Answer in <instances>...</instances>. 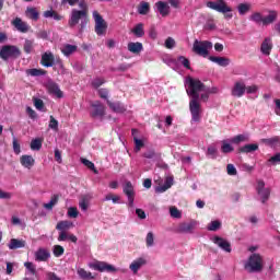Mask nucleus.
I'll use <instances>...</instances> for the list:
<instances>
[{
	"label": "nucleus",
	"instance_id": "obj_1",
	"mask_svg": "<svg viewBox=\"0 0 280 280\" xmlns=\"http://www.w3.org/2000/svg\"><path fill=\"white\" fill-rule=\"evenodd\" d=\"M188 90L187 94L191 97L189 102V110L191 115V119L194 121H200V93H209V88L202 83V81L194 78H188L187 80Z\"/></svg>",
	"mask_w": 280,
	"mask_h": 280
},
{
	"label": "nucleus",
	"instance_id": "obj_2",
	"mask_svg": "<svg viewBox=\"0 0 280 280\" xmlns=\"http://www.w3.org/2000/svg\"><path fill=\"white\" fill-rule=\"evenodd\" d=\"M78 23H80V32H83L86 25H89V13H86V11H80L78 9L72 10L68 25L69 27H75Z\"/></svg>",
	"mask_w": 280,
	"mask_h": 280
},
{
	"label": "nucleus",
	"instance_id": "obj_3",
	"mask_svg": "<svg viewBox=\"0 0 280 280\" xmlns=\"http://www.w3.org/2000/svg\"><path fill=\"white\" fill-rule=\"evenodd\" d=\"M245 270L247 272H261L264 270V257L257 253L252 254L245 264Z\"/></svg>",
	"mask_w": 280,
	"mask_h": 280
},
{
	"label": "nucleus",
	"instance_id": "obj_4",
	"mask_svg": "<svg viewBox=\"0 0 280 280\" xmlns=\"http://www.w3.org/2000/svg\"><path fill=\"white\" fill-rule=\"evenodd\" d=\"M207 8H210V10H215V12H220L221 14H224V19H233V9L231 7L226 5V1L224 0H217L208 1Z\"/></svg>",
	"mask_w": 280,
	"mask_h": 280
},
{
	"label": "nucleus",
	"instance_id": "obj_5",
	"mask_svg": "<svg viewBox=\"0 0 280 280\" xmlns=\"http://www.w3.org/2000/svg\"><path fill=\"white\" fill-rule=\"evenodd\" d=\"M211 49H213V43L209 40L195 39L192 44L194 54H197V56H201L202 58H207Z\"/></svg>",
	"mask_w": 280,
	"mask_h": 280
},
{
	"label": "nucleus",
	"instance_id": "obj_6",
	"mask_svg": "<svg viewBox=\"0 0 280 280\" xmlns=\"http://www.w3.org/2000/svg\"><path fill=\"white\" fill-rule=\"evenodd\" d=\"M92 16L95 23V34H97V36H104V34H106V30H108V24L106 23V20H104L102 14H100V12L97 11H93Z\"/></svg>",
	"mask_w": 280,
	"mask_h": 280
},
{
	"label": "nucleus",
	"instance_id": "obj_7",
	"mask_svg": "<svg viewBox=\"0 0 280 280\" xmlns=\"http://www.w3.org/2000/svg\"><path fill=\"white\" fill-rule=\"evenodd\" d=\"M90 106L92 108L90 112V117H92V119H104V117H106V106H104L102 102L94 101Z\"/></svg>",
	"mask_w": 280,
	"mask_h": 280
},
{
	"label": "nucleus",
	"instance_id": "obj_8",
	"mask_svg": "<svg viewBox=\"0 0 280 280\" xmlns=\"http://www.w3.org/2000/svg\"><path fill=\"white\" fill-rule=\"evenodd\" d=\"M21 56V50L16 46L5 45L2 46L0 50V58L2 60H8L9 58H19Z\"/></svg>",
	"mask_w": 280,
	"mask_h": 280
},
{
	"label": "nucleus",
	"instance_id": "obj_9",
	"mask_svg": "<svg viewBox=\"0 0 280 280\" xmlns=\"http://www.w3.org/2000/svg\"><path fill=\"white\" fill-rule=\"evenodd\" d=\"M256 191L260 197L262 205H266L270 199V188H266V183L264 180H258Z\"/></svg>",
	"mask_w": 280,
	"mask_h": 280
},
{
	"label": "nucleus",
	"instance_id": "obj_10",
	"mask_svg": "<svg viewBox=\"0 0 280 280\" xmlns=\"http://www.w3.org/2000/svg\"><path fill=\"white\" fill-rule=\"evenodd\" d=\"M89 268L92 270H97L98 272H115L117 269H115V266L108 265L107 262L104 261H95V262H90Z\"/></svg>",
	"mask_w": 280,
	"mask_h": 280
},
{
	"label": "nucleus",
	"instance_id": "obj_11",
	"mask_svg": "<svg viewBox=\"0 0 280 280\" xmlns=\"http://www.w3.org/2000/svg\"><path fill=\"white\" fill-rule=\"evenodd\" d=\"M122 192L128 198V206L130 208L135 207V186H132L131 182H126L122 187Z\"/></svg>",
	"mask_w": 280,
	"mask_h": 280
},
{
	"label": "nucleus",
	"instance_id": "obj_12",
	"mask_svg": "<svg viewBox=\"0 0 280 280\" xmlns=\"http://www.w3.org/2000/svg\"><path fill=\"white\" fill-rule=\"evenodd\" d=\"M11 25L15 27L18 32H21V34H27V32L31 30L30 24L23 21L21 18H15L12 20Z\"/></svg>",
	"mask_w": 280,
	"mask_h": 280
},
{
	"label": "nucleus",
	"instance_id": "obj_13",
	"mask_svg": "<svg viewBox=\"0 0 280 280\" xmlns=\"http://www.w3.org/2000/svg\"><path fill=\"white\" fill-rule=\"evenodd\" d=\"M213 244H215L221 250H224V253H231L233 250L231 248V242H229L226 238L221 236H214L212 238Z\"/></svg>",
	"mask_w": 280,
	"mask_h": 280
},
{
	"label": "nucleus",
	"instance_id": "obj_14",
	"mask_svg": "<svg viewBox=\"0 0 280 280\" xmlns=\"http://www.w3.org/2000/svg\"><path fill=\"white\" fill-rule=\"evenodd\" d=\"M246 93V83L244 81H236L232 88L231 95L233 97H244Z\"/></svg>",
	"mask_w": 280,
	"mask_h": 280
},
{
	"label": "nucleus",
	"instance_id": "obj_15",
	"mask_svg": "<svg viewBox=\"0 0 280 280\" xmlns=\"http://www.w3.org/2000/svg\"><path fill=\"white\" fill-rule=\"evenodd\" d=\"M46 89L50 95H56L58 100H61V97H65V94L60 91V86L58 85V83L54 81H49L46 84Z\"/></svg>",
	"mask_w": 280,
	"mask_h": 280
},
{
	"label": "nucleus",
	"instance_id": "obj_16",
	"mask_svg": "<svg viewBox=\"0 0 280 280\" xmlns=\"http://www.w3.org/2000/svg\"><path fill=\"white\" fill-rule=\"evenodd\" d=\"M260 143H262L264 145H268L269 148H272L273 150H280L279 136H276L273 138H262V139H260Z\"/></svg>",
	"mask_w": 280,
	"mask_h": 280
},
{
	"label": "nucleus",
	"instance_id": "obj_17",
	"mask_svg": "<svg viewBox=\"0 0 280 280\" xmlns=\"http://www.w3.org/2000/svg\"><path fill=\"white\" fill-rule=\"evenodd\" d=\"M196 229V221L183 222L177 226L178 233H194Z\"/></svg>",
	"mask_w": 280,
	"mask_h": 280
},
{
	"label": "nucleus",
	"instance_id": "obj_18",
	"mask_svg": "<svg viewBox=\"0 0 280 280\" xmlns=\"http://www.w3.org/2000/svg\"><path fill=\"white\" fill-rule=\"evenodd\" d=\"M20 163L22 167H25L26 170H32L34 167V164L36 163V160L32 155H22L20 158Z\"/></svg>",
	"mask_w": 280,
	"mask_h": 280
},
{
	"label": "nucleus",
	"instance_id": "obj_19",
	"mask_svg": "<svg viewBox=\"0 0 280 280\" xmlns=\"http://www.w3.org/2000/svg\"><path fill=\"white\" fill-rule=\"evenodd\" d=\"M56 58L54 57V54L51 52H45L44 55H42V60H40V65H43V67H54Z\"/></svg>",
	"mask_w": 280,
	"mask_h": 280
},
{
	"label": "nucleus",
	"instance_id": "obj_20",
	"mask_svg": "<svg viewBox=\"0 0 280 280\" xmlns=\"http://www.w3.org/2000/svg\"><path fill=\"white\" fill-rule=\"evenodd\" d=\"M155 8L158 12H160L161 16H170V4H167V2L158 1L155 3Z\"/></svg>",
	"mask_w": 280,
	"mask_h": 280
},
{
	"label": "nucleus",
	"instance_id": "obj_21",
	"mask_svg": "<svg viewBox=\"0 0 280 280\" xmlns=\"http://www.w3.org/2000/svg\"><path fill=\"white\" fill-rule=\"evenodd\" d=\"M261 54L265 56H270V51H272V39L270 37H266L260 46Z\"/></svg>",
	"mask_w": 280,
	"mask_h": 280
},
{
	"label": "nucleus",
	"instance_id": "obj_22",
	"mask_svg": "<svg viewBox=\"0 0 280 280\" xmlns=\"http://www.w3.org/2000/svg\"><path fill=\"white\" fill-rule=\"evenodd\" d=\"M145 264L147 261L144 258H138L130 264L129 268L133 272V275H137L141 267L145 266Z\"/></svg>",
	"mask_w": 280,
	"mask_h": 280
},
{
	"label": "nucleus",
	"instance_id": "obj_23",
	"mask_svg": "<svg viewBox=\"0 0 280 280\" xmlns=\"http://www.w3.org/2000/svg\"><path fill=\"white\" fill-rule=\"evenodd\" d=\"M259 150V144L252 143V144H245L241 148H238L240 154H250V152H257Z\"/></svg>",
	"mask_w": 280,
	"mask_h": 280
},
{
	"label": "nucleus",
	"instance_id": "obj_24",
	"mask_svg": "<svg viewBox=\"0 0 280 280\" xmlns=\"http://www.w3.org/2000/svg\"><path fill=\"white\" fill-rule=\"evenodd\" d=\"M49 257H51V254L49 253V250H47L45 248H39L35 253L36 261H47L49 259Z\"/></svg>",
	"mask_w": 280,
	"mask_h": 280
},
{
	"label": "nucleus",
	"instance_id": "obj_25",
	"mask_svg": "<svg viewBox=\"0 0 280 280\" xmlns=\"http://www.w3.org/2000/svg\"><path fill=\"white\" fill-rule=\"evenodd\" d=\"M25 16L31 19V21H38L40 19V13L34 7L26 8Z\"/></svg>",
	"mask_w": 280,
	"mask_h": 280
},
{
	"label": "nucleus",
	"instance_id": "obj_26",
	"mask_svg": "<svg viewBox=\"0 0 280 280\" xmlns=\"http://www.w3.org/2000/svg\"><path fill=\"white\" fill-rule=\"evenodd\" d=\"M107 106L113 110V113H126V106L120 102L113 103L107 100Z\"/></svg>",
	"mask_w": 280,
	"mask_h": 280
},
{
	"label": "nucleus",
	"instance_id": "obj_27",
	"mask_svg": "<svg viewBox=\"0 0 280 280\" xmlns=\"http://www.w3.org/2000/svg\"><path fill=\"white\" fill-rule=\"evenodd\" d=\"M128 51H130L131 54H141V51H143V44H141L140 42H130L127 45Z\"/></svg>",
	"mask_w": 280,
	"mask_h": 280
},
{
	"label": "nucleus",
	"instance_id": "obj_28",
	"mask_svg": "<svg viewBox=\"0 0 280 280\" xmlns=\"http://www.w3.org/2000/svg\"><path fill=\"white\" fill-rule=\"evenodd\" d=\"M77 275L81 280H94L95 276L91 271H86L84 268H78Z\"/></svg>",
	"mask_w": 280,
	"mask_h": 280
},
{
	"label": "nucleus",
	"instance_id": "obj_29",
	"mask_svg": "<svg viewBox=\"0 0 280 280\" xmlns=\"http://www.w3.org/2000/svg\"><path fill=\"white\" fill-rule=\"evenodd\" d=\"M209 60L211 62H215L219 65V67H229L231 60L226 57H215V56H210Z\"/></svg>",
	"mask_w": 280,
	"mask_h": 280
},
{
	"label": "nucleus",
	"instance_id": "obj_30",
	"mask_svg": "<svg viewBox=\"0 0 280 280\" xmlns=\"http://www.w3.org/2000/svg\"><path fill=\"white\" fill-rule=\"evenodd\" d=\"M8 246L10 248V250H16L18 248H25V241L18 240V238H11Z\"/></svg>",
	"mask_w": 280,
	"mask_h": 280
},
{
	"label": "nucleus",
	"instance_id": "obj_31",
	"mask_svg": "<svg viewBox=\"0 0 280 280\" xmlns=\"http://www.w3.org/2000/svg\"><path fill=\"white\" fill-rule=\"evenodd\" d=\"M277 16H279V13H277V11H269V14L262 18V25H271V23H275V21H277Z\"/></svg>",
	"mask_w": 280,
	"mask_h": 280
},
{
	"label": "nucleus",
	"instance_id": "obj_32",
	"mask_svg": "<svg viewBox=\"0 0 280 280\" xmlns=\"http://www.w3.org/2000/svg\"><path fill=\"white\" fill-rule=\"evenodd\" d=\"M73 222L71 221H59L56 225V230L60 232H67L69 229H72Z\"/></svg>",
	"mask_w": 280,
	"mask_h": 280
},
{
	"label": "nucleus",
	"instance_id": "obj_33",
	"mask_svg": "<svg viewBox=\"0 0 280 280\" xmlns=\"http://www.w3.org/2000/svg\"><path fill=\"white\" fill-rule=\"evenodd\" d=\"M26 74L32 75V78H39L40 75H47V70L33 68L26 70Z\"/></svg>",
	"mask_w": 280,
	"mask_h": 280
},
{
	"label": "nucleus",
	"instance_id": "obj_34",
	"mask_svg": "<svg viewBox=\"0 0 280 280\" xmlns=\"http://www.w3.org/2000/svg\"><path fill=\"white\" fill-rule=\"evenodd\" d=\"M132 34L137 36V38H143L145 36V31H143V23H138L132 30Z\"/></svg>",
	"mask_w": 280,
	"mask_h": 280
},
{
	"label": "nucleus",
	"instance_id": "obj_35",
	"mask_svg": "<svg viewBox=\"0 0 280 280\" xmlns=\"http://www.w3.org/2000/svg\"><path fill=\"white\" fill-rule=\"evenodd\" d=\"M45 19H54L55 21H62V15L58 14V12L54 10H47L44 12Z\"/></svg>",
	"mask_w": 280,
	"mask_h": 280
},
{
	"label": "nucleus",
	"instance_id": "obj_36",
	"mask_svg": "<svg viewBox=\"0 0 280 280\" xmlns=\"http://www.w3.org/2000/svg\"><path fill=\"white\" fill-rule=\"evenodd\" d=\"M103 84H106V79L104 77H96L91 82L92 89L96 90H98L100 86H103Z\"/></svg>",
	"mask_w": 280,
	"mask_h": 280
},
{
	"label": "nucleus",
	"instance_id": "obj_37",
	"mask_svg": "<svg viewBox=\"0 0 280 280\" xmlns=\"http://www.w3.org/2000/svg\"><path fill=\"white\" fill-rule=\"evenodd\" d=\"M246 141H248V135H237L230 140L234 145H240V143H244Z\"/></svg>",
	"mask_w": 280,
	"mask_h": 280
},
{
	"label": "nucleus",
	"instance_id": "obj_38",
	"mask_svg": "<svg viewBox=\"0 0 280 280\" xmlns=\"http://www.w3.org/2000/svg\"><path fill=\"white\" fill-rule=\"evenodd\" d=\"M59 198L60 197L58 195H52L50 198V201L48 203H44V209L51 211V209H54V207H56V205H58Z\"/></svg>",
	"mask_w": 280,
	"mask_h": 280
},
{
	"label": "nucleus",
	"instance_id": "obj_39",
	"mask_svg": "<svg viewBox=\"0 0 280 280\" xmlns=\"http://www.w3.org/2000/svg\"><path fill=\"white\" fill-rule=\"evenodd\" d=\"M63 56H71L74 51H78V46L68 44L61 49Z\"/></svg>",
	"mask_w": 280,
	"mask_h": 280
},
{
	"label": "nucleus",
	"instance_id": "obj_40",
	"mask_svg": "<svg viewBox=\"0 0 280 280\" xmlns=\"http://www.w3.org/2000/svg\"><path fill=\"white\" fill-rule=\"evenodd\" d=\"M43 148V139L36 138L31 141V150L38 152Z\"/></svg>",
	"mask_w": 280,
	"mask_h": 280
},
{
	"label": "nucleus",
	"instance_id": "obj_41",
	"mask_svg": "<svg viewBox=\"0 0 280 280\" xmlns=\"http://www.w3.org/2000/svg\"><path fill=\"white\" fill-rule=\"evenodd\" d=\"M81 163L84 164L85 167H88V170H91L95 174H100L97 168H95V164L93 162L89 161L88 159L81 158Z\"/></svg>",
	"mask_w": 280,
	"mask_h": 280
},
{
	"label": "nucleus",
	"instance_id": "obj_42",
	"mask_svg": "<svg viewBox=\"0 0 280 280\" xmlns=\"http://www.w3.org/2000/svg\"><path fill=\"white\" fill-rule=\"evenodd\" d=\"M150 12V3L149 2H141L138 7V13L145 15Z\"/></svg>",
	"mask_w": 280,
	"mask_h": 280
},
{
	"label": "nucleus",
	"instance_id": "obj_43",
	"mask_svg": "<svg viewBox=\"0 0 280 280\" xmlns=\"http://www.w3.org/2000/svg\"><path fill=\"white\" fill-rule=\"evenodd\" d=\"M238 13L241 16H244V14H247V12H250V4L248 3H241L237 7Z\"/></svg>",
	"mask_w": 280,
	"mask_h": 280
},
{
	"label": "nucleus",
	"instance_id": "obj_44",
	"mask_svg": "<svg viewBox=\"0 0 280 280\" xmlns=\"http://www.w3.org/2000/svg\"><path fill=\"white\" fill-rule=\"evenodd\" d=\"M207 156L213 160L218 159V148H215V145L208 147Z\"/></svg>",
	"mask_w": 280,
	"mask_h": 280
},
{
	"label": "nucleus",
	"instance_id": "obj_45",
	"mask_svg": "<svg viewBox=\"0 0 280 280\" xmlns=\"http://www.w3.org/2000/svg\"><path fill=\"white\" fill-rule=\"evenodd\" d=\"M52 254L56 257H62V255H65V247H62V245H55L52 247Z\"/></svg>",
	"mask_w": 280,
	"mask_h": 280
},
{
	"label": "nucleus",
	"instance_id": "obj_46",
	"mask_svg": "<svg viewBox=\"0 0 280 280\" xmlns=\"http://www.w3.org/2000/svg\"><path fill=\"white\" fill-rule=\"evenodd\" d=\"M145 244H147V248H152V246H154V233L153 232H149L147 234Z\"/></svg>",
	"mask_w": 280,
	"mask_h": 280
},
{
	"label": "nucleus",
	"instance_id": "obj_47",
	"mask_svg": "<svg viewBox=\"0 0 280 280\" xmlns=\"http://www.w3.org/2000/svg\"><path fill=\"white\" fill-rule=\"evenodd\" d=\"M177 61L185 67V69H191V63L189 62V59H187L185 56L177 57Z\"/></svg>",
	"mask_w": 280,
	"mask_h": 280
},
{
	"label": "nucleus",
	"instance_id": "obj_48",
	"mask_svg": "<svg viewBox=\"0 0 280 280\" xmlns=\"http://www.w3.org/2000/svg\"><path fill=\"white\" fill-rule=\"evenodd\" d=\"M233 150L235 149L230 143H228L226 141L222 142L221 152H223V154H229L233 152Z\"/></svg>",
	"mask_w": 280,
	"mask_h": 280
},
{
	"label": "nucleus",
	"instance_id": "obj_49",
	"mask_svg": "<svg viewBox=\"0 0 280 280\" xmlns=\"http://www.w3.org/2000/svg\"><path fill=\"white\" fill-rule=\"evenodd\" d=\"M250 21L259 25V23H264V15H261L259 12H256L250 15Z\"/></svg>",
	"mask_w": 280,
	"mask_h": 280
},
{
	"label": "nucleus",
	"instance_id": "obj_50",
	"mask_svg": "<svg viewBox=\"0 0 280 280\" xmlns=\"http://www.w3.org/2000/svg\"><path fill=\"white\" fill-rule=\"evenodd\" d=\"M23 49L25 54H30L34 49V42L31 39H25Z\"/></svg>",
	"mask_w": 280,
	"mask_h": 280
},
{
	"label": "nucleus",
	"instance_id": "obj_51",
	"mask_svg": "<svg viewBox=\"0 0 280 280\" xmlns=\"http://www.w3.org/2000/svg\"><path fill=\"white\" fill-rule=\"evenodd\" d=\"M133 142H135V151L136 152H140L141 151V148H143L145 145V143H143V140L135 137L133 138Z\"/></svg>",
	"mask_w": 280,
	"mask_h": 280
},
{
	"label": "nucleus",
	"instance_id": "obj_52",
	"mask_svg": "<svg viewBox=\"0 0 280 280\" xmlns=\"http://www.w3.org/2000/svg\"><path fill=\"white\" fill-rule=\"evenodd\" d=\"M220 226H222L220 221H211L208 225V231H219Z\"/></svg>",
	"mask_w": 280,
	"mask_h": 280
},
{
	"label": "nucleus",
	"instance_id": "obj_53",
	"mask_svg": "<svg viewBox=\"0 0 280 280\" xmlns=\"http://www.w3.org/2000/svg\"><path fill=\"white\" fill-rule=\"evenodd\" d=\"M164 46L166 47V49H174V47H176V40L172 37H167L165 39Z\"/></svg>",
	"mask_w": 280,
	"mask_h": 280
},
{
	"label": "nucleus",
	"instance_id": "obj_54",
	"mask_svg": "<svg viewBox=\"0 0 280 280\" xmlns=\"http://www.w3.org/2000/svg\"><path fill=\"white\" fill-rule=\"evenodd\" d=\"M268 163H270L271 165H280V152L276 153L273 156H271L268 160Z\"/></svg>",
	"mask_w": 280,
	"mask_h": 280
},
{
	"label": "nucleus",
	"instance_id": "obj_55",
	"mask_svg": "<svg viewBox=\"0 0 280 280\" xmlns=\"http://www.w3.org/2000/svg\"><path fill=\"white\" fill-rule=\"evenodd\" d=\"M226 172L229 176H237V168H235V165L233 164H228Z\"/></svg>",
	"mask_w": 280,
	"mask_h": 280
},
{
	"label": "nucleus",
	"instance_id": "obj_56",
	"mask_svg": "<svg viewBox=\"0 0 280 280\" xmlns=\"http://www.w3.org/2000/svg\"><path fill=\"white\" fill-rule=\"evenodd\" d=\"M98 96L101 100H106V102H108V89H98Z\"/></svg>",
	"mask_w": 280,
	"mask_h": 280
},
{
	"label": "nucleus",
	"instance_id": "obj_57",
	"mask_svg": "<svg viewBox=\"0 0 280 280\" xmlns=\"http://www.w3.org/2000/svg\"><path fill=\"white\" fill-rule=\"evenodd\" d=\"M13 152L15 154H21V144L19 143L16 137H13Z\"/></svg>",
	"mask_w": 280,
	"mask_h": 280
},
{
	"label": "nucleus",
	"instance_id": "obj_58",
	"mask_svg": "<svg viewBox=\"0 0 280 280\" xmlns=\"http://www.w3.org/2000/svg\"><path fill=\"white\" fill-rule=\"evenodd\" d=\"M79 8L81 9L79 12H85V14H89V4H86L85 0L79 1Z\"/></svg>",
	"mask_w": 280,
	"mask_h": 280
},
{
	"label": "nucleus",
	"instance_id": "obj_59",
	"mask_svg": "<svg viewBox=\"0 0 280 280\" xmlns=\"http://www.w3.org/2000/svg\"><path fill=\"white\" fill-rule=\"evenodd\" d=\"M79 213L80 212H78V208H75V207H70L68 209V217L69 218H78Z\"/></svg>",
	"mask_w": 280,
	"mask_h": 280
},
{
	"label": "nucleus",
	"instance_id": "obj_60",
	"mask_svg": "<svg viewBox=\"0 0 280 280\" xmlns=\"http://www.w3.org/2000/svg\"><path fill=\"white\" fill-rule=\"evenodd\" d=\"M24 266H25L26 269L30 270V272L32 275H36V266H34V262L27 261V262L24 264Z\"/></svg>",
	"mask_w": 280,
	"mask_h": 280
},
{
	"label": "nucleus",
	"instance_id": "obj_61",
	"mask_svg": "<svg viewBox=\"0 0 280 280\" xmlns=\"http://www.w3.org/2000/svg\"><path fill=\"white\" fill-rule=\"evenodd\" d=\"M49 128L51 130H58V120L54 116H50Z\"/></svg>",
	"mask_w": 280,
	"mask_h": 280
},
{
	"label": "nucleus",
	"instance_id": "obj_62",
	"mask_svg": "<svg viewBox=\"0 0 280 280\" xmlns=\"http://www.w3.org/2000/svg\"><path fill=\"white\" fill-rule=\"evenodd\" d=\"M144 159H155L156 152L154 150H149L143 153Z\"/></svg>",
	"mask_w": 280,
	"mask_h": 280
},
{
	"label": "nucleus",
	"instance_id": "obj_63",
	"mask_svg": "<svg viewBox=\"0 0 280 280\" xmlns=\"http://www.w3.org/2000/svg\"><path fill=\"white\" fill-rule=\"evenodd\" d=\"M69 240V233L59 232L58 242H67Z\"/></svg>",
	"mask_w": 280,
	"mask_h": 280
},
{
	"label": "nucleus",
	"instance_id": "obj_64",
	"mask_svg": "<svg viewBox=\"0 0 280 280\" xmlns=\"http://www.w3.org/2000/svg\"><path fill=\"white\" fill-rule=\"evenodd\" d=\"M170 213L172 218H180V211L177 208H171Z\"/></svg>",
	"mask_w": 280,
	"mask_h": 280
}]
</instances>
